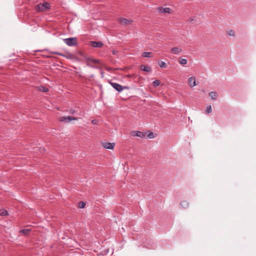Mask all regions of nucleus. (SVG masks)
Returning <instances> with one entry per match:
<instances>
[{"instance_id":"f257e3e1","label":"nucleus","mask_w":256,"mask_h":256,"mask_svg":"<svg viewBox=\"0 0 256 256\" xmlns=\"http://www.w3.org/2000/svg\"><path fill=\"white\" fill-rule=\"evenodd\" d=\"M50 7V4L47 2L40 3L36 6L35 9L37 12H42L49 9Z\"/></svg>"},{"instance_id":"f03ea898","label":"nucleus","mask_w":256,"mask_h":256,"mask_svg":"<svg viewBox=\"0 0 256 256\" xmlns=\"http://www.w3.org/2000/svg\"><path fill=\"white\" fill-rule=\"evenodd\" d=\"M51 53L52 54L61 56L63 57H64V58H68V59L72 60H76V56L72 53L67 52L66 54H62L60 52H52Z\"/></svg>"},{"instance_id":"7ed1b4c3","label":"nucleus","mask_w":256,"mask_h":256,"mask_svg":"<svg viewBox=\"0 0 256 256\" xmlns=\"http://www.w3.org/2000/svg\"><path fill=\"white\" fill-rule=\"evenodd\" d=\"M64 42L68 46H76L78 44L77 38H70L64 39Z\"/></svg>"},{"instance_id":"20e7f679","label":"nucleus","mask_w":256,"mask_h":256,"mask_svg":"<svg viewBox=\"0 0 256 256\" xmlns=\"http://www.w3.org/2000/svg\"><path fill=\"white\" fill-rule=\"evenodd\" d=\"M110 84L118 92H122L124 89L127 88H128L126 86L123 87L121 85L116 83V82H110Z\"/></svg>"},{"instance_id":"39448f33","label":"nucleus","mask_w":256,"mask_h":256,"mask_svg":"<svg viewBox=\"0 0 256 256\" xmlns=\"http://www.w3.org/2000/svg\"><path fill=\"white\" fill-rule=\"evenodd\" d=\"M78 118L72 117L70 116H62L59 118L60 121L64 122H70L72 120H78Z\"/></svg>"},{"instance_id":"423d86ee","label":"nucleus","mask_w":256,"mask_h":256,"mask_svg":"<svg viewBox=\"0 0 256 256\" xmlns=\"http://www.w3.org/2000/svg\"><path fill=\"white\" fill-rule=\"evenodd\" d=\"M102 144L104 148L110 150H113L115 146L114 142H103Z\"/></svg>"},{"instance_id":"0eeeda50","label":"nucleus","mask_w":256,"mask_h":256,"mask_svg":"<svg viewBox=\"0 0 256 256\" xmlns=\"http://www.w3.org/2000/svg\"><path fill=\"white\" fill-rule=\"evenodd\" d=\"M118 22L124 26L130 25L132 24V20L130 19H127L125 18H120L118 20Z\"/></svg>"},{"instance_id":"6e6552de","label":"nucleus","mask_w":256,"mask_h":256,"mask_svg":"<svg viewBox=\"0 0 256 256\" xmlns=\"http://www.w3.org/2000/svg\"><path fill=\"white\" fill-rule=\"evenodd\" d=\"M158 11L160 13H168L170 14L172 12V10L170 8H163V7H159L158 8Z\"/></svg>"},{"instance_id":"1a4fd4ad","label":"nucleus","mask_w":256,"mask_h":256,"mask_svg":"<svg viewBox=\"0 0 256 256\" xmlns=\"http://www.w3.org/2000/svg\"><path fill=\"white\" fill-rule=\"evenodd\" d=\"M132 136H138L141 138H144L146 136V134L142 132L136 130L133 131L132 132Z\"/></svg>"},{"instance_id":"9d476101","label":"nucleus","mask_w":256,"mask_h":256,"mask_svg":"<svg viewBox=\"0 0 256 256\" xmlns=\"http://www.w3.org/2000/svg\"><path fill=\"white\" fill-rule=\"evenodd\" d=\"M103 44L101 42L91 41L90 46L94 48H101L103 46Z\"/></svg>"},{"instance_id":"9b49d317","label":"nucleus","mask_w":256,"mask_h":256,"mask_svg":"<svg viewBox=\"0 0 256 256\" xmlns=\"http://www.w3.org/2000/svg\"><path fill=\"white\" fill-rule=\"evenodd\" d=\"M188 84L191 87H194L196 85V78L194 76L190 77L188 80Z\"/></svg>"},{"instance_id":"f8f14e48","label":"nucleus","mask_w":256,"mask_h":256,"mask_svg":"<svg viewBox=\"0 0 256 256\" xmlns=\"http://www.w3.org/2000/svg\"><path fill=\"white\" fill-rule=\"evenodd\" d=\"M172 53L175 54H178L182 52V49L178 47H174L170 50Z\"/></svg>"},{"instance_id":"ddd939ff","label":"nucleus","mask_w":256,"mask_h":256,"mask_svg":"<svg viewBox=\"0 0 256 256\" xmlns=\"http://www.w3.org/2000/svg\"><path fill=\"white\" fill-rule=\"evenodd\" d=\"M140 69L144 72H150L152 70V68L150 66H146L145 65H141L140 66Z\"/></svg>"},{"instance_id":"4468645a","label":"nucleus","mask_w":256,"mask_h":256,"mask_svg":"<svg viewBox=\"0 0 256 256\" xmlns=\"http://www.w3.org/2000/svg\"><path fill=\"white\" fill-rule=\"evenodd\" d=\"M178 62L182 65H185L187 64L188 60L186 59L180 57L178 58Z\"/></svg>"},{"instance_id":"2eb2a0df","label":"nucleus","mask_w":256,"mask_h":256,"mask_svg":"<svg viewBox=\"0 0 256 256\" xmlns=\"http://www.w3.org/2000/svg\"><path fill=\"white\" fill-rule=\"evenodd\" d=\"M209 95L212 100H216L218 96L217 94L215 92H210Z\"/></svg>"},{"instance_id":"dca6fc26","label":"nucleus","mask_w":256,"mask_h":256,"mask_svg":"<svg viewBox=\"0 0 256 256\" xmlns=\"http://www.w3.org/2000/svg\"><path fill=\"white\" fill-rule=\"evenodd\" d=\"M8 215V211L5 209L0 210V216H7Z\"/></svg>"},{"instance_id":"f3484780","label":"nucleus","mask_w":256,"mask_h":256,"mask_svg":"<svg viewBox=\"0 0 256 256\" xmlns=\"http://www.w3.org/2000/svg\"><path fill=\"white\" fill-rule=\"evenodd\" d=\"M142 56L144 58H151L152 57V53L150 52H144L142 54Z\"/></svg>"},{"instance_id":"a211bd4d","label":"nucleus","mask_w":256,"mask_h":256,"mask_svg":"<svg viewBox=\"0 0 256 256\" xmlns=\"http://www.w3.org/2000/svg\"><path fill=\"white\" fill-rule=\"evenodd\" d=\"M38 88L40 91L43 92H48V88L42 86H39Z\"/></svg>"},{"instance_id":"6ab92c4d","label":"nucleus","mask_w":256,"mask_h":256,"mask_svg":"<svg viewBox=\"0 0 256 256\" xmlns=\"http://www.w3.org/2000/svg\"><path fill=\"white\" fill-rule=\"evenodd\" d=\"M30 232V229H28V228L22 230L20 231V233H22V234H24V235L28 234Z\"/></svg>"},{"instance_id":"aec40b11","label":"nucleus","mask_w":256,"mask_h":256,"mask_svg":"<svg viewBox=\"0 0 256 256\" xmlns=\"http://www.w3.org/2000/svg\"><path fill=\"white\" fill-rule=\"evenodd\" d=\"M181 206L183 208H186L188 206L189 204L187 201H183L180 204Z\"/></svg>"},{"instance_id":"412c9836","label":"nucleus","mask_w":256,"mask_h":256,"mask_svg":"<svg viewBox=\"0 0 256 256\" xmlns=\"http://www.w3.org/2000/svg\"><path fill=\"white\" fill-rule=\"evenodd\" d=\"M159 66L162 68H166L167 67V65L166 63L164 62H161L158 63Z\"/></svg>"},{"instance_id":"4be33fe9","label":"nucleus","mask_w":256,"mask_h":256,"mask_svg":"<svg viewBox=\"0 0 256 256\" xmlns=\"http://www.w3.org/2000/svg\"><path fill=\"white\" fill-rule=\"evenodd\" d=\"M160 81L159 80H155L153 82H152V84H153V86L155 87L156 86H159L160 85Z\"/></svg>"},{"instance_id":"5701e85b","label":"nucleus","mask_w":256,"mask_h":256,"mask_svg":"<svg viewBox=\"0 0 256 256\" xmlns=\"http://www.w3.org/2000/svg\"><path fill=\"white\" fill-rule=\"evenodd\" d=\"M227 34L230 36H234V32L233 30H229L227 32Z\"/></svg>"},{"instance_id":"b1692460","label":"nucleus","mask_w":256,"mask_h":256,"mask_svg":"<svg viewBox=\"0 0 256 256\" xmlns=\"http://www.w3.org/2000/svg\"><path fill=\"white\" fill-rule=\"evenodd\" d=\"M156 134H154V132H150L148 135V136L150 138H154L156 136Z\"/></svg>"},{"instance_id":"393cba45","label":"nucleus","mask_w":256,"mask_h":256,"mask_svg":"<svg viewBox=\"0 0 256 256\" xmlns=\"http://www.w3.org/2000/svg\"><path fill=\"white\" fill-rule=\"evenodd\" d=\"M85 206H86V204H85V203H84V202H80L79 203V206H79V208H84Z\"/></svg>"},{"instance_id":"a878e982","label":"nucleus","mask_w":256,"mask_h":256,"mask_svg":"<svg viewBox=\"0 0 256 256\" xmlns=\"http://www.w3.org/2000/svg\"><path fill=\"white\" fill-rule=\"evenodd\" d=\"M212 112V110L211 106H208L206 108V112L208 114H210V113H211Z\"/></svg>"},{"instance_id":"bb28decb","label":"nucleus","mask_w":256,"mask_h":256,"mask_svg":"<svg viewBox=\"0 0 256 256\" xmlns=\"http://www.w3.org/2000/svg\"><path fill=\"white\" fill-rule=\"evenodd\" d=\"M88 60L94 64H96V63L98 62V60H91L90 58H88Z\"/></svg>"},{"instance_id":"cd10ccee","label":"nucleus","mask_w":256,"mask_h":256,"mask_svg":"<svg viewBox=\"0 0 256 256\" xmlns=\"http://www.w3.org/2000/svg\"><path fill=\"white\" fill-rule=\"evenodd\" d=\"M118 50H112V54L114 55H116L118 54Z\"/></svg>"},{"instance_id":"c85d7f7f","label":"nucleus","mask_w":256,"mask_h":256,"mask_svg":"<svg viewBox=\"0 0 256 256\" xmlns=\"http://www.w3.org/2000/svg\"><path fill=\"white\" fill-rule=\"evenodd\" d=\"M92 123L94 124H96V120H94L92 121Z\"/></svg>"},{"instance_id":"c756f323","label":"nucleus","mask_w":256,"mask_h":256,"mask_svg":"<svg viewBox=\"0 0 256 256\" xmlns=\"http://www.w3.org/2000/svg\"><path fill=\"white\" fill-rule=\"evenodd\" d=\"M70 113L72 114H74L75 113V110H70Z\"/></svg>"},{"instance_id":"7c9ffc66","label":"nucleus","mask_w":256,"mask_h":256,"mask_svg":"<svg viewBox=\"0 0 256 256\" xmlns=\"http://www.w3.org/2000/svg\"><path fill=\"white\" fill-rule=\"evenodd\" d=\"M40 150H41L42 152L44 150V148H40Z\"/></svg>"}]
</instances>
